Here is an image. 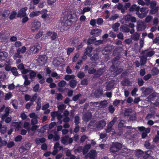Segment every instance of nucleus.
Wrapping results in <instances>:
<instances>
[{
    "mask_svg": "<svg viewBox=\"0 0 159 159\" xmlns=\"http://www.w3.org/2000/svg\"><path fill=\"white\" fill-rule=\"evenodd\" d=\"M73 19V16L71 14H67V15L65 16H64V20L65 21L62 23V25L63 26L67 27L69 28L70 26L71 25L72 22H74L72 20Z\"/></svg>",
    "mask_w": 159,
    "mask_h": 159,
    "instance_id": "f257e3e1",
    "label": "nucleus"
},
{
    "mask_svg": "<svg viewBox=\"0 0 159 159\" xmlns=\"http://www.w3.org/2000/svg\"><path fill=\"white\" fill-rule=\"evenodd\" d=\"M148 11L149 10L147 7L140 8L139 7V10L136 12V14L139 18L143 19L147 16Z\"/></svg>",
    "mask_w": 159,
    "mask_h": 159,
    "instance_id": "f03ea898",
    "label": "nucleus"
},
{
    "mask_svg": "<svg viewBox=\"0 0 159 159\" xmlns=\"http://www.w3.org/2000/svg\"><path fill=\"white\" fill-rule=\"evenodd\" d=\"M122 147V144L116 142L113 143L110 148V152L115 153L120 150Z\"/></svg>",
    "mask_w": 159,
    "mask_h": 159,
    "instance_id": "7ed1b4c3",
    "label": "nucleus"
},
{
    "mask_svg": "<svg viewBox=\"0 0 159 159\" xmlns=\"http://www.w3.org/2000/svg\"><path fill=\"white\" fill-rule=\"evenodd\" d=\"M41 47L38 43H36L33 46H31L30 47L29 51L30 54H33L37 52L40 49Z\"/></svg>",
    "mask_w": 159,
    "mask_h": 159,
    "instance_id": "20e7f679",
    "label": "nucleus"
},
{
    "mask_svg": "<svg viewBox=\"0 0 159 159\" xmlns=\"http://www.w3.org/2000/svg\"><path fill=\"white\" fill-rule=\"evenodd\" d=\"M146 27V24L142 21L138 20L137 22L136 29L137 31H140L144 30Z\"/></svg>",
    "mask_w": 159,
    "mask_h": 159,
    "instance_id": "39448f33",
    "label": "nucleus"
},
{
    "mask_svg": "<svg viewBox=\"0 0 159 159\" xmlns=\"http://www.w3.org/2000/svg\"><path fill=\"white\" fill-rule=\"evenodd\" d=\"M73 142V139L72 138H69V135H66L63 137L61 139V143L64 145L66 144L67 143H71Z\"/></svg>",
    "mask_w": 159,
    "mask_h": 159,
    "instance_id": "423d86ee",
    "label": "nucleus"
},
{
    "mask_svg": "<svg viewBox=\"0 0 159 159\" xmlns=\"http://www.w3.org/2000/svg\"><path fill=\"white\" fill-rule=\"evenodd\" d=\"M39 13L41 14L42 15L41 16V18L44 19H45V21L47 23H49L50 21H48L47 20V19L49 18L48 15L47 13L48 11L46 9H43L41 11H39Z\"/></svg>",
    "mask_w": 159,
    "mask_h": 159,
    "instance_id": "0eeeda50",
    "label": "nucleus"
},
{
    "mask_svg": "<svg viewBox=\"0 0 159 159\" xmlns=\"http://www.w3.org/2000/svg\"><path fill=\"white\" fill-rule=\"evenodd\" d=\"M28 8L26 7L20 9L18 12L16 16L17 17L21 18L22 17L25 16L26 15V11L27 10Z\"/></svg>",
    "mask_w": 159,
    "mask_h": 159,
    "instance_id": "6e6552de",
    "label": "nucleus"
},
{
    "mask_svg": "<svg viewBox=\"0 0 159 159\" xmlns=\"http://www.w3.org/2000/svg\"><path fill=\"white\" fill-rule=\"evenodd\" d=\"M41 26V23L40 22L37 20H34L31 24V30L33 31L39 29Z\"/></svg>",
    "mask_w": 159,
    "mask_h": 159,
    "instance_id": "1a4fd4ad",
    "label": "nucleus"
},
{
    "mask_svg": "<svg viewBox=\"0 0 159 159\" xmlns=\"http://www.w3.org/2000/svg\"><path fill=\"white\" fill-rule=\"evenodd\" d=\"M46 34L48 36L50 37L52 40H55L57 37V33L54 31H48L47 32Z\"/></svg>",
    "mask_w": 159,
    "mask_h": 159,
    "instance_id": "9d476101",
    "label": "nucleus"
},
{
    "mask_svg": "<svg viewBox=\"0 0 159 159\" xmlns=\"http://www.w3.org/2000/svg\"><path fill=\"white\" fill-rule=\"evenodd\" d=\"M97 153L95 150H91L85 157V158H86L87 157H89L90 159H95L96 157Z\"/></svg>",
    "mask_w": 159,
    "mask_h": 159,
    "instance_id": "9b49d317",
    "label": "nucleus"
},
{
    "mask_svg": "<svg viewBox=\"0 0 159 159\" xmlns=\"http://www.w3.org/2000/svg\"><path fill=\"white\" fill-rule=\"evenodd\" d=\"M113 48V46H106L102 50V53L103 54H108L112 51Z\"/></svg>",
    "mask_w": 159,
    "mask_h": 159,
    "instance_id": "f8f14e48",
    "label": "nucleus"
},
{
    "mask_svg": "<svg viewBox=\"0 0 159 159\" xmlns=\"http://www.w3.org/2000/svg\"><path fill=\"white\" fill-rule=\"evenodd\" d=\"M92 115L90 112H87L85 113L83 116V120L86 122H88L92 118Z\"/></svg>",
    "mask_w": 159,
    "mask_h": 159,
    "instance_id": "ddd939ff",
    "label": "nucleus"
},
{
    "mask_svg": "<svg viewBox=\"0 0 159 159\" xmlns=\"http://www.w3.org/2000/svg\"><path fill=\"white\" fill-rule=\"evenodd\" d=\"M105 70L103 68L99 69L94 75V78H98L102 75L104 73Z\"/></svg>",
    "mask_w": 159,
    "mask_h": 159,
    "instance_id": "4468645a",
    "label": "nucleus"
},
{
    "mask_svg": "<svg viewBox=\"0 0 159 159\" xmlns=\"http://www.w3.org/2000/svg\"><path fill=\"white\" fill-rule=\"evenodd\" d=\"M89 57L90 58V60L92 61H97L99 58L98 54L97 52H93V55L92 54H89Z\"/></svg>",
    "mask_w": 159,
    "mask_h": 159,
    "instance_id": "2eb2a0df",
    "label": "nucleus"
},
{
    "mask_svg": "<svg viewBox=\"0 0 159 159\" xmlns=\"http://www.w3.org/2000/svg\"><path fill=\"white\" fill-rule=\"evenodd\" d=\"M10 14V11L8 10L2 11H1L0 15L2 16V18L3 19H6Z\"/></svg>",
    "mask_w": 159,
    "mask_h": 159,
    "instance_id": "dca6fc26",
    "label": "nucleus"
},
{
    "mask_svg": "<svg viewBox=\"0 0 159 159\" xmlns=\"http://www.w3.org/2000/svg\"><path fill=\"white\" fill-rule=\"evenodd\" d=\"M11 108L9 107H7L5 110V113L3 114L2 117V119L4 120L7 118L9 115L10 112Z\"/></svg>",
    "mask_w": 159,
    "mask_h": 159,
    "instance_id": "f3484780",
    "label": "nucleus"
},
{
    "mask_svg": "<svg viewBox=\"0 0 159 159\" xmlns=\"http://www.w3.org/2000/svg\"><path fill=\"white\" fill-rule=\"evenodd\" d=\"M101 31L102 30H101L98 29H93L92 30L91 34V35L95 36H98L100 35Z\"/></svg>",
    "mask_w": 159,
    "mask_h": 159,
    "instance_id": "a211bd4d",
    "label": "nucleus"
},
{
    "mask_svg": "<svg viewBox=\"0 0 159 159\" xmlns=\"http://www.w3.org/2000/svg\"><path fill=\"white\" fill-rule=\"evenodd\" d=\"M106 124V123L104 120H101L96 123V128L102 129L105 125Z\"/></svg>",
    "mask_w": 159,
    "mask_h": 159,
    "instance_id": "6ab92c4d",
    "label": "nucleus"
},
{
    "mask_svg": "<svg viewBox=\"0 0 159 159\" xmlns=\"http://www.w3.org/2000/svg\"><path fill=\"white\" fill-rule=\"evenodd\" d=\"M47 60V57L45 55H40L38 57L39 61L42 62L41 63L42 64H44L46 62Z\"/></svg>",
    "mask_w": 159,
    "mask_h": 159,
    "instance_id": "aec40b11",
    "label": "nucleus"
},
{
    "mask_svg": "<svg viewBox=\"0 0 159 159\" xmlns=\"http://www.w3.org/2000/svg\"><path fill=\"white\" fill-rule=\"evenodd\" d=\"M31 145L30 143H26L24 147H21L19 148V151H20V149H22V152H24L26 150H28L30 148Z\"/></svg>",
    "mask_w": 159,
    "mask_h": 159,
    "instance_id": "412c9836",
    "label": "nucleus"
},
{
    "mask_svg": "<svg viewBox=\"0 0 159 159\" xmlns=\"http://www.w3.org/2000/svg\"><path fill=\"white\" fill-rule=\"evenodd\" d=\"M120 29L123 32L128 33L130 31V29L126 24L122 25L120 27Z\"/></svg>",
    "mask_w": 159,
    "mask_h": 159,
    "instance_id": "4be33fe9",
    "label": "nucleus"
},
{
    "mask_svg": "<svg viewBox=\"0 0 159 159\" xmlns=\"http://www.w3.org/2000/svg\"><path fill=\"white\" fill-rule=\"evenodd\" d=\"M103 93V90L101 89H99L95 91L94 95L96 98H98L102 95Z\"/></svg>",
    "mask_w": 159,
    "mask_h": 159,
    "instance_id": "5701e85b",
    "label": "nucleus"
},
{
    "mask_svg": "<svg viewBox=\"0 0 159 159\" xmlns=\"http://www.w3.org/2000/svg\"><path fill=\"white\" fill-rule=\"evenodd\" d=\"M139 6H137L136 5L134 4L132 5L129 8V11H135L137 12L139 9Z\"/></svg>",
    "mask_w": 159,
    "mask_h": 159,
    "instance_id": "b1692460",
    "label": "nucleus"
},
{
    "mask_svg": "<svg viewBox=\"0 0 159 159\" xmlns=\"http://www.w3.org/2000/svg\"><path fill=\"white\" fill-rule=\"evenodd\" d=\"M120 24L117 22L115 24H113L112 25L111 27L113 29L114 31L115 32L117 31L118 30V27L120 26Z\"/></svg>",
    "mask_w": 159,
    "mask_h": 159,
    "instance_id": "393cba45",
    "label": "nucleus"
},
{
    "mask_svg": "<svg viewBox=\"0 0 159 159\" xmlns=\"http://www.w3.org/2000/svg\"><path fill=\"white\" fill-rule=\"evenodd\" d=\"M143 152L139 149L137 150L135 152V156L138 157H140L143 156Z\"/></svg>",
    "mask_w": 159,
    "mask_h": 159,
    "instance_id": "a878e982",
    "label": "nucleus"
},
{
    "mask_svg": "<svg viewBox=\"0 0 159 159\" xmlns=\"http://www.w3.org/2000/svg\"><path fill=\"white\" fill-rule=\"evenodd\" d=\"M77 81L75 80H71L69 82V85L72 88H74L76 86Z\"/></svg>",
    "mask_w": 159,
    "mask_h": 159,
    "instance_id": "bb28decb",
    "label": "nucleus"
},
{
    "mask_svg": "<svg viewBox=\"0 0 159 159\" xmlns=\"http://www.w3.org/2000/svg\"><path fill=\"white\" fill-rule=\"evenodd\" d=\"M147 56L146 55H143L140 57V62L142 65L145 64L147 60Z\"/></svg>",
    "mask_w": 159,
    "mask_h": 159,
    "instance_id": "cd10ccee",
    "label": "nucleus"
},
{
    "mask_svg": "<svg viewBox=\"0 0 159 159\" xmlns=\"http://www.w3.org/2000/svg\"><path fill=\"white\" fill-rule=\"evenodd\" d=\"M136 113H133L131 114L129 116V121H133L136 119Z\"/></svg>",
    "mask_w": 159,
    "mask_h": 159,
    "instance_id": "c85d7f7f",
    "label": "nucleus"
},
{
    "mask_svg": "<svg viewBox=\"0 0 159 159\" xmlns=\"http://www.w3.org/2000/svg\"><path fill=\"white\" fill-rule=\"evenodd\" d=\"M11 71L14 76H17L19 75L17 71V69L15 67H12L11 70Z\"/></svg>",
    "mask_w": 159,
    "mask_h": 159,
    "instance_id": "c756f323",
    "label": "nucleus"
},
{
    "mask_svg": "<svg viewBox=\"0 0 159 159\" xmlns=\"http://www.w3.org/2000/svg\"><path fill=\"white\" fill-rule=\"evenodd\" d=\"M96 40V38L94 36H92L88 39L87 41V43L88 45L91 44L93 43Z\"/></svg>",
    "mask_w": 159,
    "mask_h": 159,
    "instance_id": "7c9ffc66",
    "label": "nucleus"
},
{
    "mask_svg": "<svg viewBox=\"0 0 159 159\" xmlns=\"http://www.w3.org/2000/svg\"><path fill=\"white\" fill-rule=\"evenodd\" d=\"M151 10L150 11V13L152 14H155L158 12V7H155L151 8Z\"/></svg>",
    "mask_w": 159,
    "mask_h": 159,
    "instance_id": "2f4dec72",
    "label": "nucleus"
},
{
    "mask_svg": "<svg viewBox=\"0 0 159 159\" xmlns=\"http://www.w3.org/2000/svg\"><path fill=\"white\" fill-rule=\"evenodd\" d=\"M41 100L40 98L38 99V101L36 102L37 106L36 107V110L37 111H39L41 108Z\"/></svg>",
    "mask_w": 159,
    "mask_h": 159,
    "instance_id": "473e14b6",
    "label": "nucleus"
},
{
    "mask_svg": "<svg viewBox=\"0 0 159 159\" xmlns=\"http://www.w3.org/2000/svg\"><path fill=\"white\" fill-rule=\"evenodd\" d=\"M17 14V13L16 11H12L9 17V19L10 20L14 19L16 16Z\"/></svg>",
    "mask_w": 159,
    "mask_h": 159,
    "instance_id": "72a5a7b5",
    "label": "nucleus"
},
{
    "mask_svg": "<svg viewBox=\"0 0 159 159\" xmlns=\"http://www.w3.org/2000/svg\"><path fill=\"white\" fill-rule=\"evenodd\" d=\"M151 73L153 75H157L159 73V70L156 67H153L151 70Z\"/></svg>",
    "mask_w": 159,
    "mask_h": 159,
    "instance_id": "f704fd0d",
    "label": "nucleus"
},
{
    "mask_svg": "<svg viewBox=\"0 0 159 159\" xmlns=\"http://www.w3.org/2000/svg\"><path fill=\"white\" fill-rule=\"evenodd\" d=\"M122 85L124 86H128L130 84V81L128 78L124 79L122 82Z\"/></svg>",
    "mask_w": 159,
    "mask_h": 159,
    "instance_id": "c9c22d12",
    "label": "nucleus"
},
{
    "mask_svg": "<svg viewBox=\"0 0 159 159\" xmlns=\"http://www.w3.org/2000/svg\"><path fill=\"white\" fill-rule=\"evenodd\" d=\"M132 110L131 109L128 108L126 109L124 112V116L125 117H129L132 113Z\"/></svg>",
    "mask_w": 159,
    "mask_h": 159,
    "instance_id": "e433bc0d",
    "label": "nucleus"
},
{
    "mask_svg": "<svg viewBox=\"0 0 159 159\" xmlns=\"http://www.w3.org/2000/svg\"><path fill=\"white\" fill-rule=\"evenodd\" d=\"M92 50V48L91 47H87L85 49L84 53L87 55H88L91 52Z\"/></svg>",
    "mask_w": 159,
    "mask_h": 159,
    "instance_id": "4c0bfd02",
    "label": "nucleus"
},
{
    "mask_svg": "<svg viewBox=\"0 0 159 159\" xmlns=\"http://www.w3.org/2000/svg\"><path fill=\"white\" fill-rule=\"evenodd\" d=\"M43 31H39L36 34L35 38L37 39L40 38L43 34Z\"/></svg>",
    "mask_w": 159,
    "mask_h": 159,
    "instance_id": "58836bf2",
    "label": "nucleus"
},
{
    "mask_svg": "<svg viewBox=\"0 0 159 159\" xmlns=\"http://www.w3.org/2000/svg\"><path fill=\"white\" fill-rule=\"evenodd\" d=\"M30 78L32 79L35 77L36 75V72L34 71L30 70Z\"/></svg>",
    "mask_w": 159,
    "mask_h": 159,
    "instance_id": "ea45409f",
    "label": "nucleus"
},
{
    "mask_svg": "<svg viewBox=\"0 0 159 159\" xmlns=\"http://www.w3.org/2000/svg\"><path fill=\"white\" fill-rule=\"evenodd\" d=\"M66 84V82L64 80H62L60 81L58 84V86L60 87H64Z\"/></svg>",
    "mask_w": 159,
    "mask_h": 159,
    "instance_id": "a19ab883",
    "label": "nucleus"
},
{
    "mask_svg": "<svg viewBox=\"0 0 159 159\" xmlns=\"http://www.w3.org/2000/svg\"><path fill=\"white\" fill-rule=\"evenodd\" d=\"M12 94L11 92H9L6 94L4 99L5 100H9L12 97Z\"/></svg>",
    "mask_w": 159,
    "mask_h": 159,
    "instance_id": "79ce46f5",
    "label": "nucleus"
},
{
    "mask_svg": "<svg viewBox=\"0 0 159 159\" xmlns=\"http://www.w3.org/2000/svg\"><path fill=\"white\" fill-rule=\"evenodd\" d=\"M81 96V94L80 93H79L74 95L72 98V100L75 102H76L79 98Z\"/></svg>",
    "mask_w": 159,
    "mask_h": 159,
    "instance_id": "37998d69",
    "label": "nucleus"
},
{
    "mask_svg": "<svg viewBox=\"0 0 159 159\" xmlns=\"http://www.w3.org/2000/svg\"><path fill=\"white\" fill-rule=\"evenodd\" d=\"M6 77V75L4 72H0V80L1 81L4 80Z\"/></svg>",
    "mask_w": 159,
    "mask_h": 159,
    "instance_id": "c03bdc74",
    "label": "nucleus"
},
{
    "mask_svg": "<svg viewBox=\"0 0 159 159\" xmlns=\"http://www.w3.org/2000/svg\"><path fill=\"white\" fill-rule=\"evenodd\" d=\"M39 11L37 12L33 11L30 14L29 16L30 17L33 18L34 16H38L39 15Z\"/></svg>",
    "mask_w": 159,
    "mask_h": 159,
    "instance_id": "a18cd8bd",
    "label": "nucleus"
},
{
    "mask_svg": "<svg viewBox=\"0 0 159 159\" xmlns=\"http://www.w3.org/2000/svg\"><path fill=\"white\" fill-rule=\"evenodd\" d=\"M107 101L106 100H104L103 101H101L99 102V106L100 107H104L105 106L107 105Z\"/></svg>",
    "mask_w": 159,
    "mask_h": 159,
    "instance_id": "49530a36",
    "label": "nucleus"
},
{
    "mask_svg": "<svg viewBox=\"0 0 159 159\" xmlns=\"http://www.w3.org/2000/svg\"><path fill=\"white\" fill-rule=\"evenodd\" d=\"M75 49L74 48H68L67 50V54L68 56H69L70 53L72 52Z\"/></svg>",
    "mask_w": 159,
    "mask_h": 159,
    "instance_id": "de8ad7c7",
    "label": "nucleus"
},
{
    "mask_svg": "<svg viewBox=\"0 0 159 159\" xmlns=\"http://www.w3.org/2000/svg\"><path fill=\"white\" fill-rule=\"evenodd\" d=\"M46 139L45 138H42L39 139L38 140H36V142L37 144H39L40 143H44L46 141Z\"/></svg>",
    "mask_w": 159,
    "mask_h": 159,
    "instance_id": "09e8293b",
    "label": "nucleus"
},
{
    "mask_svg": "<svg viewBox=\"0 0 159 159\" xmlns=\"http://www.w3.org/2000/svg\"><path fill=\"white\" fill-rule=\"evenodd\" d=\"M151 92V89L149 88L146 89L144 91V94L145 95H148Z\"/></svg>",
    "mask_w": 159,
    "mask_h": 159,
    "instance_id": "8fccbe9b",
    "label": "nucleus"
},
{
    "mask_svg": "<svg viewBox=\"0 0 159 159\" xmlns=\"http://www.w3.org/2000/svg\"><path fill=\"white\" fill-rule=\"evenodd\" d=\"M80 118L79 116H76L75 117L74 122L75 125H78L80 123Z\"/></svg>",
    "mask_w": 159,
    "mask_h": 159,
    "instance_id": "3c124183",
    "label": "nucleus"
},
{
    "mask_svg": "<svg viewBox=\"0 0 159 159\" xmlns=\"http://www.w3.org/2000/svg\"><path fill=\"white\" fill-rule=\"evenodd\" d=\"M81 84L83 85H87L88 84V80L87 79H84L81 82Z\"/></svg>",
    "mask_w": 159,
    "mask_h": 159,
    "instance_id": "603ef678",
    "label": "nucleus"
},
{
    "mask_svg": "<svg viewBox=\"0 0 159 159\" xmlns=\"http://www.w3.org/2000/svg\"><path fill=\"white\" fill-rule=\"evenodd\" d=\"M96 71V69L93 68H89L88 71V73L89 74H95Z\"/></svg>",
    "mask_w": 159,
    "mask_h": 159,
    "instance_id": "864d4df0",
    "label": "nucleus"
},
{
    "mask_svg": "<svg viewBox=\"0 0 159 159\" xmlns=\"http://www.w3.org/2000/svg\"><path fill=\"white\" fill-rule=\"evenodd\" d=\"M155 52L154 51L151 50L148 52L147 53L146 56L147 57H151L155 54Z\"/></svg>",
    "mask_w": 159,
    "mask_h": 159,
    "instance_id": "5fc2aeb1",
    "label": "nucleus"
},
{
    "mask_svg": "<svg viewBox=\"0 0 159 159\" xmlns=\"http://www.w3.org/2000/svg\"><path fill=\"white\" fill-rule=\"evenodd\" d=\"M116 120V118L114 117L113 119L111 121L108 125V126L112 127Z\"/></svg>",
    "mask_w": 159,
    "mask_h": 159,
    "instance_id": "6e6d98bb",
    "label": "nucleus"
},
{
    "mask_svg": "<svg viewBox=\"0 0 159 159\" xmlns=\"http://www.w3.org/2000/svg\"><path fill=\"white\" fill-rule=\"evenodd\" d=\"M15 145L14 142L13 141H10L7 144V147L8 148L12 147Z\"/></svg>",
    "mask_w": 159,
    "mask_h": 159,
    "instance_id": "4d7b16f0",
    "label": "nucleus"
},
{
    "mask_svg": "<svg viewBox=\"0 0 159 159\" xmlns=\"http://www.w3.org/2000/svg\"><path fill=\"white\" fill-rule=\"evenodd\" d=\"M12 125L16 127V130H18L20 128V125L17 122H14L12 124Z\"/></svg>",
    "mask_w": 159,
    "mask_h": 159,
    "instance_id": "13d9d810",
    "label": "nucleus"
},
{
    "mask_svg": "<svg viewBox=\"0 0 159 159\" xmlns=\"http://www.w3.org/2000/svg\"><path fill=\"white\" fill-rule=\"evenodd\" d=\"M144 40L141 39L139 41L140 47L139 49V52H140L141 49L143 47L144 45Z\"/></svg>",
    "mask_w": 159,
    "mask_h": 159,
    "instance_id": "bf43d9fd",
    "label": "nucleus"
},
{
    "mask_svg": "<svg viewBox=\"0 0 159 159\" xmlns=\"http://www.w3.org/2000/svg\"><path fill=\"white\" fill-rule=\"evenodd\" d=\"M85 76L84 73L82 72H80L77 75V76L80 79L83 78Z\"/></svg>",
    "mask_w": 159,
    "mask_h": 159,
    "instance_id": "052dcab7",
    "label": "nucleus"
},
{
    "mask_svg": "<svg viewBox=\"0 0 159 159\" xmlns=\"http://www.w3.org/2000/svg\"><path fill=\"white\" fill-rule=\"evenodd\" d=\"M108 108L109 112L111 114H112L115 110V108L112 105L109 106Z\"/></svg>",
    "mask_w": 159,
    "mask_h": 159,
    "instance_id": "680f3d73",
    "label": "nucleus"
},
{
    "mask_svg": "<svg viewBox=\"0 0 159 159\" xmlns=\"http://www.w3.org/2000/svg\"><path fill=\"white\" fill-rule=\"evenodd\" d=\"M95 120H91L89 122V125L90 127H96V123H95Z\"/></svg>",
    "mask_w": 159,
    "mask_h": 159,
    "instance_id": "e2e57ef3",
    "label": "nucleus"
},
{
    "mask_svg": "<svg viewBox=\"0 0 159 159\" xmlns=\"http://www.w3.org/2000/svg\"><path fill=\"white\" fill-rule=\"evenodd\" d=\"M152 18V17L151 16H148L145 19V22L148 23L149 22Z\"/></svg>",
    "mask_w": 159,
    "mask_h": 159,
    "instance_id": "0e129e2a",
    "label": "nucleus"
},
{
    "mask_svg": "<svg viewBox=\"0 0 159 159\" xmlns=\"http://www.w3.org/2000/svg\"><path fill=\"white\" fill-rule=\"evenodd\" d=\"M113 85H112V84L110 82L106 86V89L107 90H110L113 87Z\"/></svg>",
    "mask_w": 159,
    "mask_h": 159,
    "instance_id": "69168bd1",
    "label": "nucleus"
},
{
    "mask_svg": "<svg viewBox=\"0 0 159 159\" xmlns=\"http://www.w3.org/2000/svg\"><path fill=\"white\" fill-rule=\"evenodd\" d=\"M144 81L141 78H139L138 79V83L139 85V86H141L143 85L144 84Z\"/></svg>",
    "mask_w": 159,
    "mask_h": 159,
    "instance_id": "338daca9",
    "label": "nucleus"
},
{
    "mask_svg": "<svg viewBox=\"0 0 159 159\" xmlns=\"http://www.w3.org/2000/svg\"><path fill=\"white\" fill-rule=\"evenodd\" d=\"M39 84H36L33 87L34 91L35 92H38L39 89Z\"/></svg>",
    "mask_w": 159,
    "mask_h": 159,
    "instance_id": "774afa93",
    "label": "nucleus"
}]
</instances>
